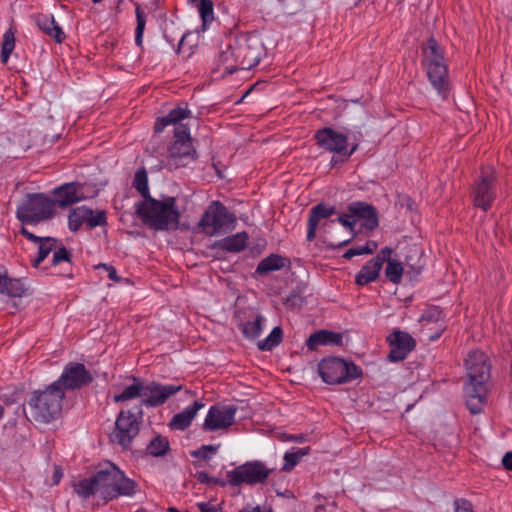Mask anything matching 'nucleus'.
<instances>
[{
  "instance_id": "obj_1",
  "label": "nucleus",
  "mask_w": 512,
  "mask_h": 512,
  "mask_svg": "<svg viewBox=\"0 0 512 512\" xmlns=\"http://www.w3.org/2000/svg\"><path fill=\"white\" fill-rule=\"evenodd\" d=\"M125 479L124 471L115 464L107 462L100 466L92 477L73 481L72 488L82 499L98 496L102 500L108 501L121 494H126L123 491Z\"/></svg>"
},
{
  "instance_id": "obj_2",
  "label": "nucleus",
  "mask_w": 512,
  "mask_h": 512,
  "mask_svg": "<svg viewBox=\"0 0 512 512\" xmlns=\"http://www.w3.org/2000/svg\"><path fill=\"white\" fill-rule=\"evenodd\" d=\"M469 382L464 386L466 406L472 414L483 410L487 402V382L491 376V363L488 356L480 351H471L465 360Z\"/></svg>"
},
{
  "instance_id": "obj_3",
  "label": "nucleus",
  "mask_w": 512,
  "mask_h": 512,
  "mask_svg": "<svg viewBox=\"0 0 512 512\" xmlns=\"http://www.w3.org/2000/svg\"><path fill=\"white\" fill-rule=\"evenodd\" d=\"M135 213L146 227L155 231H175L179 227L181 214L175 197L143 199L135 204Z\"/></svg>"
},
{
  "instance_id": "obj_4",
  "label": "nucleus",
  "mask_w": 512,
  "mask_h": 512,
  "mask_svg": "<svg viewBox=\"0 0 512 512\" xmlns=\"http://www.w3.org/2000/svg\"><path fill=\"white\" fill-rule=\"evenodd\" d=\"M335 213V206L327 205L326 203H319L312 207L308 217L307 240L313 241L315 239L318 228L323 230L324 233H327L326 228L338 222L349 230V236L339 241H328L324 239V243L331 249H337L349 244L356 236V219H354L348 211L347 213L340 214L336 219H329Z\"/></svg>"
},
{
  "instance_id": "obj_5",
  "label": "nucleus",
  "mask_w": 512,
  "mask_h": 512,
  "mask_svg": "<svg viewBox=\"0 0 512 512\" xmlns=\"http://www.w3.org/2000/svg\"><path fill=\"white\" fill-rule=\"evenodd\" d=\"M65 392L55 384L47 386L44 390L32 392L28 401L30 417L28 420L40 424H48L61 415L62 402Z\"/></svg>"
},
{
  "instance_id": "obj_6",
  "label": "nucleus",
  "mask_w": 512,
  "mask_h": 512,
  "mask_svg": "<svg viewBox=\"0 0 512 512\" xmlns=\"http://www.w3.org/2000/svg\"><path fill=\"white\" fill-rule=\"evenodd\" d=\"M422 55L430 83L443 98H446L449 87L448 69L441 48L435 39L427 40L422 48Z\"/></svg>"
},
{
  "instance_id": "obj_7",
  "label": "nucleus",
  "mask_w": 512,
  "mask_h": 512,
  "mask_svg": "<svg viewBox=\"0 0 512 512\" xmlns=\"http://www.w3.org/2000/svg\"><path fill=\"white\" fill-rule=\"evenodd\" d=\"M132 383L130 384V399L141 397L142 402L148 407H158L163 405L168 398L181 391L182 385H162L151 382L144 385L143 382L135 377L130 376Z\"/></svg>"
},
{
  "instance_id": "obj_8",
  "label": "nucleus",
  "mask_w": 512,
  "mask_h": 512,
  "mask_svg": "<svg viewBox=\"0 0 512 512\" xmlns=\"http://www.w3.org/2000/svg\"><path fill=\"white\" fill-rule=\"evenodd\" d=\"M54 207L52 199L41 193H32L17 206L16 216L23 224L35 225L50 219L54 214Z\"/></svg>"
},
{
  "instance_id": "obj_9",
  "label": "nucleus",
  "mask_w": 512,
  "mask_h": 512,
  "mask_svg": "<svg viewBox=\"0 0 512 512\" xmlns=\"http://www.w3.org/2000/svg\"><path fill=\"white\" fill-rule=\"evenodd\" d=\"M236 222L233 213L219 201H213L203 213L198 227L208 236H214L232 228Z\"/></svg>"
},
{
  "instance_id": "obj_10",
  "label": "nucleus",
  "mask_w": 512,
  "mask_h": 512,
  "mask_svg": "<svg viewBox=\"0 0 512 512\" xmlns=\"http://www.w3.org/2000/svg\"><path fill=\"white\" fill-rule=\"evenodd\" d=\"M322 380L328 384H342L361 376V369L352 362L337 357L323 359L318 365Z\"/></svg>"
},
{
  "instance_id": "obj_11",
  "label": "nucleus",
  "mask_w": 512,
  "mask_h": 512,
  "mask_svg": "<svg viewBox=\"0 0 512 512\" xmlns=\"http://www.w3.org/2000/svg\"><path fill=\"white\" fill-rule=\"evenodd\" d=\"M273 469L259 460L248 461L237 466L235 469L226 473L227 482L231 486H240L242 484L254 486L263 484L268 479Z\"/></svg>"
},
{
  "instance_id": "obj_12",
  "label": "nucleus",
  "mask_w": 512,
  "mask_h": 512,
  "mask_svg": "<svg viewBox=\"0 0 512 512\" xmlns=\"http://www.w3.org/2000/svg\"><path fill=\"white\" fill-rule=\"evenodd\" d=\"M234 42L240 69L249 70L259 63L264 47L257 37L241 36L235 39Z\"/></svg>"
},
{
  "instance_id": "obj_13",
  "label": "nucleus",
  "mask_w": 512,
  "mask_h": 512,
  "mask_svg": "<svg viewBox=\"0 0 512 512\" xmlns=\"http://www.w3.org/2000/svg\"><path fill=\"white\" fill-rule=\"evenodd\" d=\"M93 381L91 373L81 363L70 362L68 363L59 377L53 384L57 388H62L63 391L71 389H79L83 386L90 384Z\"/></svg>"
},
{
  "instance_id": "obj_14",
  "label": "nucleus",
  "mask_w": 512,
  "mask_h": 512,
  "mask_svg": "<svg viewBox=\"0 0 512 512\" xmlns=\"http://www.w3.org/2000/svg\"><path fill=\"white\" fill-rule=\"evenodd\" d=\"M314 139L320 148L328 152L342 155L346 159V153H348V135L338 132L331 127H323L316 131Z\"/></svg>"
},
{
  "instance_id": "obj_15",
  "label": "nucleus",
  "mask_w": 512,
  "mask_h": 512,
  "mask_svg": "<svg viewBox=\"0 0 512 512\" xmlns=\"http://www.w3.org/2000/svg\"><path fill=\"white\" fill-rule=\"evenodd\" d=\"M236 407L228 406H212L203 423L204 431H216L226 429L234 423Z\"/></svg>"
},
{
  "instance_id": "obj_16",
  "label": "nucleus",
  "mask_w": 512,
  "mask_h": 512,
  "mask_svg": "<svg viewBox=\"0 0 512 512\" xmlns=\"http://www.w3.org/2000/svg\"><path fill=\"white\" fill-rule=\"evenodd\" d=\"M387 341L391 348L388 359L392 362L404 360L416 346L414 338L408 332L400 330L391 333Z\"/></svg>"
},
{
  "instance_id": "obj_17",
  "label": "nucleus",
  "mask_w": 512,
  "mask_h": 512,
  "mask_svg": "<svg viewBox=\"0 0 512 512\" xmlns=\"http://www.w3.org/2000/svg\"><path fill=\"white\" fill-rule=\"evenodd\" d=\"M494 182V172L491 167L481 170L480 180L475 185L474 202L477 207L487 210L494 200V191L492 184Z\"/></svg>"
},
{
  "instance_id": "obj_18",
  "label": "nucleus",
  "mask_w": 512,
  "mask_h": 512,
  "mask_svg": "<svg viewBox=\"0 0 512 512\" xmlns=\"http://www.w3.org/2000/svg\"><path fill=\"white\" fill-rule=\"evenodd\" d=\"M196 151L191 141L181 142L174 141L169 148L167 166L170 169L187 166L191 161L195 160Z\"/></svg>"
},
{
  "instance_id": "obj_19",
  "label": "nucleus",
  "mask_w": 512,
  "mask_h": 512,
  "mask_svg": "<svg viewBox=\"0 0 512 512\" xmlns=\"http://www.w3.org/2000/svg\"><path fill=\"white\" fill-rule=\"evenodd\" d=\"M347 211L353 218L362 219L363 227L368 230H374L379 225L377 211L371 204L355 201L347 206Z\"/></svg>"
},
{
  "instance_id": "obj_20",
  "label": "nucleus",
  "mask_w": 512,
  "mask_h": 512,
  "mask_svg": "<svg viewBox=\"0 0 512 512\" xmlns=\"http://www.w3.org/2000/svg\"><path fill=\"white\" fill-rule=\"evenodd\" d=\"M83 185L78 183H66L55 189L56 198L53 200L54 206L67 207L85 198Z\"/></svg>"
},
{
  "instance_id": "obj_21",
  "label": "nucleus",
  "mask_w": 512,
  "mask_h": 512,
  "mask_svg": "<svg viewBox=\"0 0 512 512\" xmlns=\"http://www.w3.org/2000/svg\"><path fill=\"white\" fill-rule=\"evenodd\" d=\"M20 233L29 241L38 244V255L32 261L33 267L37 268L41 262H43L46 257L52 252L53 249L56 248V244H58V240L53 237H39L30 232L26 227H22L20 229Z\"/></svg>"
},
{
  "instance_id": "obj_22",
  "label": "nucleus",
  "mask_w": 512,
  "mask_h": 512,
  "mask_svg": "<svg viewBox=\"0 0 512 512\" xmlns=\"http://www.w3.org/2000/svg\"><path fill=\"white\" fill-rule=\"evenodd\" d=\"M203 407L204 404L202 402L195 401L193 405L188 406L182 412L175 414L169 423V427L173 430H185L189 427L197 412Z\"/></svg>"
},
{
  "instance_id": "obj_23",
  "label": "nucleus",
  "mask_w": 512,
  "mask_h": 512,
  "mask_svg": "<svg viewBox=\"0 0 512 512\" xmlns=\"http://www.w3.org/2000/svg\"><path fill=\"white\" fill-rule=\"evenodd\" d=\"M218 67L222 68V74H232L240 69V64L236 58L235 42L228 43L225 48H222L218 56Z\"/></svg>"
},
{
  "instance_id": "obj_24",
  "label": "nucleus",
  "mask_w": 512,
  "mask_h": 512,
  "mask_svg": "<svg viewBox=\"0 0 512 512\" xmlns=\"http://www.w3.org/2000/svg\"><path fill=\"white\" fill-rule=\"evenodd\" d=\"M35 23L41 31L53 38L57 43H61L64 40L65 34L52 15L39 14L35 16Z\"/></svg>"
},
{
  "instance_id": "obj_25",
  "label": "nucleus",
  "mask_w": 512,
  "mask_h": 512,
  "mask_svg": "<svg viewBox=\"0 0 512 512\" xmlns=\"http://www.w3.org/2000/svg\"><path fill=\"white\" fill-rule=\"evenodd\" d=\"M110 441L119 444L123 449L128 447V416L124 410L119 412Z\"/></svg>"
},
{
  "instance_id": "obj_26",
  "label": "nucleus",
  "mask_w": 512,
  "mask_h": 512,
  "mask_svg": "<svg viewBox=\"0 0 512 512\" xmlns=\"http://www.w3.org/2000/svg\"><path fill=\"white\" fill-rule=\"evenodd\" d=\"M381 268L379 259L369 260L357 273L355 283L358 286H364L375 281L379 277Z\"/></svg>"
},
{
  "instance_id": "obj_27",
  "label": "nucleus",
  "mask_w": 512,
  "mask_h": 512,
  "mask_svg": "<svg viewBox=\"0 0 512 512\" xmlns=\"http://www.w3.org/2000/svg\"><path fill=\"white\" fill-rule=\"evenodd\" d=\"M287 259L278 254H271L262 259L257 268L256 273L259 275H267L270 272L282 269L286 264Z\"/></svg>"
},
{
  "instance_id": "obj_28",
  "label": "nucleus",
  "mask_w": 512,
  "mask_h": 512,
  "mask_svg": "<svg viewBox=\"0 0 512 512\" xmlns=\"http://www.w3.org/2000/svg\"><path fill=\"white\" fill-rule=\"evenodd\" d=\"M190 111L185 107H176L172 109L167 116L157 119L154 129L156 132H161L169 124H177L179 121L187 118Z\"/></svg>"
},
{
  "instance_id": "obj_29",
  "label": "nucleus",
  "mask_w": 512,
  "mask_h": 512,
  "mask_svg": "<svg viewBox=\"0 0 512 512\" xmlns=\"http://www.w3.org/2000/svg\"><path fill=\"white\" fill-rule=\"evenodd\" d=\"M248 236L245 232L226 237L218 242V246L228 252H240L245 249Z\"/></svg>"
},
{
  "instance_id": "obj_30",
  "label": "nucleus",
  "mask_w": 512,
  "mask_h": 512,
  "mask_svg": "<svg viewBox=\"0 0 512 512\" xmlns=\"http://www.w3.org/2000/svg\"><path fill=\"white\" fill-rule=\"evenodd\" d=\"M264 323V317L260 314H257L253 321H247L245 323H241L239 328L243 336L247 339H256L261 331Z\"/></svg>"
},
{
  "instance_id": "obj_31",
  "label": "nucleus",
  "mask_w": 512,
  "mask_h": 512,
  "mask_svg": "<svg viewBox=\"0 0 512 512\" xmlns=\"http://www.w3.org/2000/svg\"><path fill=\"white\" fill-rule=\"evenodd\" d=\"M27 288L21 279L9 278L6 274L1 294L9 297H22L25 295Z\"/></svg>"
},
{
  "instance_id": "obj_32",
  "label": "nucleus",
  "mask_w": 512,
  "mask_h": 512,
  "mask_svg": "<svg viewBox=\"0 0 512 512\" xmlns=\"http://www.w3.org/2000/svg\"><path fill=\"white\" fill-rule=\"evenodd\" d=\"M132 185L143 199L151 197L148 187V175L144 167L135 173Z\"/></svg>"
},
{
  "instance_id": "obj_33",
  "label": "nucleus",
  "mask_w": 512,
  "mask_h": 512,
  "mask_svg": "<svg viewBox=\"0 0 512 512\" xmlns=\"http://www.w3.org/2000/svg\"><path fill=\"white\" fill-rule=\"evenodd\" d=\"M15 48V32L9 28L3 35L1 44V62L6 64L8 59Z\"/></svg>"
},
{
  "instance_id": "obj_34",
  "label": "nucleus",
  "mask_w": 512,
  "mask_h": 512,
  "mask_svg": "<svg viewBox=\"0 0 512 512\" xmlns=\"http://www.w3.org/2000/svg\"><path fill=\"white\" fill-rule=\"evenodd\" d=\"M91 215V209L85 206L75 208L69 214V228L76 231L82 223H86V216Z\"/></svg>"
},
{
  "instance_id": "obj_35",
  "label": "nucleus",
  "mask_w": 512,
  "mask_h": 512,
  "mask_svg": "<svg viewBox=\"0 0 512 512\" xmlns=\"http://www.w3.org/2000/svg\"><path fill=\"white\" fill-rule=\"evenodd\" d=\"M282 329L277 326L273 328L271 333L264 339L258 342L257 346L261 351H269L276 347L282 340Z\"/></svg>"
},
{
  "instance_id": "obj_36",
  "label": "nucleus",
  "mask_w": 512,
  "mask_h": 512,
  "mask_svg": "<svg viewBox=\"0 0 512 512\" xmlns=\"http://www.w3.org/2000/svg\"><path fill=\"white\" fill-rule=\"evenodd\" d=\"M169 449V441L164 436H156L147 446V451L153 456H163Z\"/></svg>"
},
{
  "instance_id": "obj_37",
  "label": "nucleus",
  "mask_w": 512,
  "mask_h": 512,
  "mask_svg": "<svg viewBox=\"0 0 512 512\" xmlns=\"http://www.w3.org/2000/svg\"><path fill=\"white\" fill-rule=\"evenodd\" d=\"M403 270V266L400 262L388 260L385 269V275L389 281H391L394 284H398L401 282Z\"/></svg>"
},
{
  "instance_id": "obj_38",
  "label": "nucleus",
  "mask_w": 512,
  "mask_h": 512,
  "mask_svg": "<svg viewBox=\"0 0 512 512\" xmlns=\"http://www.w3.org/2000/svg\"><path fill=\"white\" fill-rule=\"evenodd\" d=\"M136 29H135V43L138 46L142 45L143 32L146 25V14L141 10L139 5H136Z\"/></svg>"
},
{
  "instance_id": "obj_39",
  "label": "nucleus",
  "mask_w": 512,
  "mask_h": 512,
  "mask_svg": "<svg viewBox=\"0 0 512 512\" xmlns=\"http://www.w3.org/2000/svg\"><path fill=\"white\" fill-rule=\"evenodd\" d=\"M198 8L203 23V29H206L207 24L214 19L213 2L212 0H200Z\"/></svg>"
},
{
  "instance_id": "obj_40",
  "label": "nucleus",
  "mask_w": 512,
  "mask_h": 512,
  "mask_svg": "<svg viewBox=\"0 0 512 512\" xmlns=\"http://www.w3.org/2000/svg\"><path fill=\"white\" fill-rule=\"evenodd\" d=\"M327 330H319L314 332L307 339L306 345L310 350L317 349L320 345H327Z\"/></svg>"
},
{
  "instance_id": "obj_41",
  "label": "nucleus",
  "mask_w": 512,
  "mask_h": 512,
  "mask_svg": "<svg viewBox=\"0 0 512 512\" xmlns=\"http://www.w3.org/2000/svg\"><path fill=\"white\" fill-rule=\"evenodd\" d=\"M53 251V257H52V265H58L61 262H71V254L70 252L63 246L56 244V248L52 250Z\"/></svg>"
},
{
  "instance_id": "obj_42",
  "label": "nucleus",
  "mask_w": 512,
  "mask_h": 512,
  "mask_svg": "<svg viewBox=\"0 0 512 512\" xmlns=\"http://www.w3.org/2000/svg\"><path fill=\"white\" fill-rule=\"evenodd\" d=\"M442 319V311L438 307L428 308L420 318V322L429 324Z\"/></svg>"
},
{
  "instance_id": "obj_43",
  "label": "nucleus",
  "mask_w": 512,
  "mask_h": 512,
  "mask_svg": "<svg viewBox=\"0 0 512 512\" xmlns=\"http://www.w3.org/2000/svg\"><path fill=\"white\" fill-rule=\"evenodd\" d=\"M106 222V214L104 211L94 212L91 209V215L86 216V224L90 228H94L96 226H100L105 224Z\"/></svg>"
},
{
  "instance_id": "obj_44",
  "label": "nucleus",
  "mask_w": 512,
  "mask_h": 512,
  "mask_svg": "<svg viewBox=\"0 0 512 512\" xmlns=\"http://www.w3.org/2000/svg\"><path fill=\"white\" fill-rule=\"evenodd\" d=\"M219 446L216 445H203L198 450L192 452V456L202 460H210L213 454L217 451Z\"/></svg>"
},
{
  "instance_id": "obj_45",
  "label": "nucleus",
  "mask_w": 512,
  "mask_h": 512,
  "mask_svg": "<svg viewBox=\"0 0 512 512\" xmlns=\"http://www.w3.org/2000/svg\"><path fill=\"white\" fill-rule=\"evenodd\" d=\"M345 134L348 135L349 139L352 140L351 149L348 151V153H346V160H348L350 156L358 149L359 144L363 139V134L360 130H347Z\"/></svg>"
},
{
  "instance_id": "obj_46",
  "label": "nucleus",
  "mask_w": 512,
  "mask_h": 512,
  "mask_svg": "<svg viewBox=\"0 0 512 512\" xmlns=\"http://www.w3.org/2000/svg\"><path fill=\"white\" fill-rule=\"evenodd\" d=\"M195 477L202 484H207V485L216 484V485H220L222 487H224L225 485L228 484L227 479L222 480L219 478H214V477L209 476L208 473L203 472V471L197 472L195 474Z\"/></svg>"
},
{
  "instance_id": "obj_47",
  "label": "nucleus",
  "mask_w": 512,
  "mask_h": 512,
  "mask_svg": "<svg viewBox=\"0 0 512 512\" xmlns=\"http://www.w3.org/2000/svg\"><path fill=\"white\" fill-rule=\"evenodd\" d=\"M453 505L454 512H475L472 503L464 498H456Z\"/></svg>"
},
{
  "instance_id": "obj_48",
  "label": "nucleus",
  "mask_w": 512,
  "mask_h": 512,
  "mask_svg": "<svg viewBox=\"0 0 512 512\" xmlns=\"http://www.w3.org/2000/svg\"><path fill=\"white\" fill-rule=\"evenodd\" d=\"M285 463L282 467L283 471H291L300 461L298 455L295 452H286L284 455Z\"/></svg>"
},
{
  "instance_id": "obj_49",
  "label": "nucleus",
  "mask_w": 512,
  "mask_h": 512,
  "mask_svg": "<svg viewBox=\"0 0 512 512\" xmlns=\"http://www.w3.org/2000/svg\"><path fill=\"white\" fill-rule=\"evenodd\" d=\"M174 137H175L174 141H181V142L191 141L190 135L188 132V128L184 125H177L175 127Z\"/></svg>"
},
{
  "instance_id": "obj_50",
  "label": "nucleus",
  "mask_w": 512,
  "mask_h": 512,
  "mask_svg": "<svg viewBox=\"0 0 512 512\" xmlns=\"http://www.w3.org/2000/svg\"><path fill=\"white\" fill-rule=\"evenodd\" d=\"M95 269L104 270L107 273V277L110 280H113L115 282L120 281V277L117 275L116 269L114 266L107 265V264H98L95 266Z\"/></svg>"
},
{
  "instance_id": "obj_51",
  "label": "nucleus",
  "mask_w": 512,
  "mask_h": 512,
  "mask_svg": "<svg viewBox=\"0 0 512 512\" xmlns=\"http://www.w3.org/2000/svg\"><path fill=\"white\" fill-rule=\"evenodd\" d=\"M377 247L376 242L368 241L364 246L356 247L355 250L357 255L372 254Z\"/></svg>"
},
{
  "instance_id": "obj_52",
  "label": "nucleus",
  "mask_w": 512,
  "mask_h": 512,
  "mask_svg": "<svg viewBox=\"0 0 512 512\" xmlns=\"http://www.w3.org/2000/svg\"><path fill=\"white\" fill-rule=\"evenodd\" d=\"M327 345H343V336L340 333L328 331Z\"/></svg>"
},
{
  "instance_id": "obj_53",
  "label": "nucleus",
  "mask_w": 512,
  "mask_h": 512,
  "mask_svg": "<svg viewBox=\"0 0 512 512\" xmlns=\"http://www.w3.org/2000/svg\"><path fill=\"white\" fill-rule=\"evenodd\" d=\"M201 512H221L222 508L218 505H212L211 503L201 502L197 504Z\"/></svg>"
},
{
  "instance_id": "obj_54",
  "label": "nucleus",
  "mask_w": 512,
  "mask_h": 512,
  "mask_svg": "<svg viewBox=\"0 0 512 512\" xmlns=\"http://www.w3.org/2000/svg\"><path fill=\"white\" fill-rule=\"evenodd\" d=\"M391 254H392V249L389 247H385L372 259H379L380 266L382 267L385 261L388 262V260H389L388 258L390 257Z\"/></svg>"
},
{
  "instance_id": "obj_55",
  "label": "nucleus",
  "mask_w": 512,
  "mask_h": 512,
  "mask_svg": "<svg viewBox=\"0 0 512 512\" xmlns=\"http://www.w3.org/2000/svg\"><path fill=\"white\" fill-rule=\"evenodd\" d=\"M134 416L130 413V428H129V431H130V439L132 437H134L136 434H138L139 432V422L137 421V417H135L133 420Z\"/></svg>"
},
{
  "instance_id": "obj_56",
  "label": "nucleus",
  "mask_w": 512,
  "mask_h": 512,
  "mask_svg": "<svg viewBox=\"0 0 512 512\" xmlns=\"http://www.w3.org/2000/svg\"><path fill=\"white\" fill-rule=\"evenodd\" d=\"M502 464L505 469L512 471V452H507L502 458Z\"/></svg>"
},
{
  "instance_id": "obj_57",
  "label": "nucleus",
  "mask_w": 512,
  "mask_h": 512,
  "mask_svg": "<svg viewBox=\"0 0 512 512\" xmlns=\"http://www.w3.org/2000/svg\"><path fill=\"white\" fill-rule=\"evenodd\" d=\"M283 439L286 441H294V442H298V443H303L307 440L306 436H304L303 434L285 435Z\"/></svg>"
},
{
  "instance_id": "obj_58",
  "label": "nucleus",
  "mask_w": 512,
  "mask_h": 512,
  "mask_svg": "<svg viewBox=\"0 0 512 512\" xmlns=\"http://www.w3.org/2000/svg\"><path fill=\"white\" fill-rule=\"evenodd\" d=\"M125 400H128V387H125L121 393L113 396V401L116 403Z\"/></svg>"
},
{
  "instance_id": "obj_59",
  "label": "nucleus",
  "mask_w": 512,
  "mask_h": 512,
  "mask_svg": "<svg viewBox=\"0 0 512 512\" xmlns=\"http://www.w3.org/2000/svg\"><path fill=\"white\" fill-rule=\"evenodd\" d=\"M61 478H62V472L59 469V467L56 466L53 476H52V484L57 485L60 482Z\"/></svg>"
},
{
  "instance_id": "obj_60",
  "label": "nucleus",
  "mask_w": 512,
  "mask_h": 512,
  "mask_svg": "<svg viewBox=\"0 0 512 512\" xmlns=\"http://www.w3.org/2000/svg\"><path fill=\"white\" fill-rule=\"evenodd\" d=\"M239 512H264V511L261 509V507L259 505L255 506V507L247 505L246 507L241 509Z\"/></svg>"
},
{
  "instance_id": "obj_61",
  "label": "nucleus",
  "mask_w": 512,
  "mask_h": 512,
  "mask_svg": "<svg viewBox=\"0 0 512 512\" xmlns=\"http://www.w3.org/2000/svg\"><path fill=\"white\" fill-rule=\"evenodd\" d=\"M311 449L309 446L299 449L295 452L298 455V458L301 460L303 456H306L310 453Z\"/></svg>"
},
{
  "instance_id": "obj_62",
  "label": "nucleus",
  "mask_w": 512,
  "mask_h": 512,
  "mask_svg": "<svg viewBox=\"0 0 512 512\" xmlns=\"http://www.w3.org/2000/svg\"><path fill=\"white\" fill-rule=\"evenodd\" d=\"M137 483L130 479V497L133 496L134 494H136L137 492L140 493V490H137Z\"/></svg>"
},
{
  "instance_id": "obj_63",
  "label": "nucleus",
  "mask_w": 512,
  "mask_h": 512,
  "mask_svg": "<svg viewBox=\"0 0 512 512\" xmlns=\"http://www.w3.org/2000/svg\"><path fill=\"white\" fill-rule=\"evenodd\" d=\"M354 256H357L355 248L347 250L343 255L345 259H351Z\"/></svg>"
},
{
  "instance_id": "obj_64",
  "label": "nucleus",
  "mask_w": 512,
  "mask_h": 512,
  "mask_svg": "<svg viewBox=\"0 0 512 512\" xmlns=\"http://www.w3.org/2000/svg\"><path fill=\"white\" fill-rule=\"evenodd\" d=\"M297 301H301V298L299 296L293 295V296L287 298L286 303L287 304L291 303L292 305H296Z\"/></svg>"
}]
</instances>
